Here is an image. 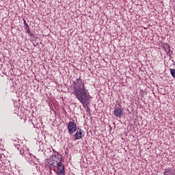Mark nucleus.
Wrapping results in <instances>:
<instances>
[{"instance_id":"obj_15","label":"nucleus","mask_w":175,"mask_h":175,"mask_svg":"<svg viewBox=\"0 0 175 175\" xmlns=\"http://www.w3.org/2000/svg\"><path fill=\"white\" fill-rule=\"evenodd\" d=\"M29 157H31V155H32V154H29Z\"/></svg>"},{"instance_id":"obj_5","label":"nucleus","mask_w":175,"mask_h":175,"mask_svg":"<svg viewBox=\"0 0 175 175\" xmlns=\"http://www.w3.org/2000/svg\"><path fill=\"white\" fill-rule=\"evenodd\" d=\"M113 115L117 118H121L122 117V109L121 108L116 107L113 111Z\"/></svg>"},{"instance_id":"obj_8","label":"nucleus","mask_w":175,"mask_h":175,"mask_svg":"<svg viewBox=\"0 0 175 175\" xmlns=\"http://www.w3.org/2000/svg\"><path fill=\"white\" fill-rule=\"evenodd\" d=\"M16 152H19L21 155H24V149L21 146H17L16 148Z\"/></svg>"},{"instance_id":"obj_4","label":"nucleus","mask_w":175,"mask_h":175,"mask_svg":"<svg viewBox=\"0 0 175 175\" xmlns=\"http://www.w3.org/2000/svg\"><path fill=\"white\" fill-rule=\"evenodd\" d=\"M84 137V131L80 128H77V131L75 134V137L76 140H80L81 137Z\"/></svg>"},{"instance_id":"obj_16","label":"nucleus","mask_w":175,"mask_h":175,"mask_svg":"<svg viewBox=\"0 0 175 175\" xmlns=\"http://www.w3.org/2000/svg\"><path fill=\"white\" fill-rule=\"evenodd\" d=\"M29 161H31V159H29Z\"/></svg>"},{"instance_id":"obj_12","label":"nucleus","mask_w":175,"mask_h":175,"mask_svg":"<svg viewBox=\"0 0 175 175\" xmlns=\"http://www.w3.org/2000/svg\"><path fill=\"white\" fill-rule=\"evenodd\" d=\"M174 66H175V62H174V64H173Z\"/></svg>"},{"instance_id":"obj_7","label":"nucleus","mask_w":175,"mask_h":175,"mask_svg":"<svg viewBox=\"0 0 175 175\" xmlns=\"http://www.w3.org/2000/svg\"><path fill=\"white\" fill-rule=\"evenodd\" d=\"M23 23H24V25L25 27L26 33H28V35H29V36H32V33H31L29 25H28V23H27V21H25V20H24V19H23Z\"/></svg>"},{"instance_id":"obj_6","label":"nucleus","mask_w":175,"mask_h":175,"mask_svg":"<svg viewBox=\"0 0 175 175\" xmlns=\"http://www.w3.org/2000/svg\"><path fill=\"white\" fill-rule=\"evenodd\" d=\"M164 175H175V170L172 168H167L163 172Z\"/></svg>"},{"instance_id":"obj_3","label":"nucleus","mask_w":175,"mask_h":175,"mask_svg":"<svg viewBox=\"0 0 175 175\" xmlns=\"http://www.w3.org/2000/svg\"><path fill=\"white\" fill-rule=\"evenodd\" d=\"M67 129L68 131L70 136H72V135H73V133H75V132L77 131V126L76 125V123H75V122H69Z\"/></svg>"},{"instance_id":"obj_2","label":"nucleus","mask_w":175,"mask_h":175,"mask_svg":"<svg viewBox=\"0 0 175 175\" xmlns=\"http://www.w3.org/2000/svg\"><path fill=\"white\" fill-rule=\"evenodd\" d=\"M45 165L49 169L57 167L56 174L65 175V165L62 163V156L59 154H55L50 157L49 159H45Z\"/></svg>"},{"instance_id":"obj_10","label":"nucleus","mask_w":175,"mask_h":175,"mask_svg":"<svg viewBox=\"0 0 175 175\" xmlns=\"http://www.w3.org/2000/svg\"><path fill=\"white\" fill-rule=\"evenodd\" d=\"M170 74L172 76V77H174V79H175V69H170Z\"/></svg>"},{"instance_id":"obj_1","label":"nucleus","mask_w":175,"mask_h":175,"mask_svg":"<svg viewBox=\"0 0 175 175\" xmlns=\"http://www.w3.org/2000/svg\"><path fill=\"white\" fill-rule=\"evenodd\" d=\"M73 95L83 106H88L90 104V93L88 90L85 88V84L83 79L79 77L73 81Z\"/></svg>"},{"instance_id":"obj_13","label":"nucleus","mask_w":175,"mask_h":175,"mask_svg":"<svg viewBox=\"0 0 175 175\" xmlns=\"http://www.w3.org/2000/svg\"><path fill=\"white\" fill-rule=\"evenodd\" d=\"M25 157L26 158V159H27V158H28V156H25Z\"/></svg>"},{"instance_id":"obj_9","label":"nucleus","mask_w":175,"mask_h":175,"mask_svg":"<svg viewBox=\"0 0 175 175\" xmlns=\"http://www.w3.org/2000/svg\"><path fill=\"white\" fill-rule=\"evenodd\" d=\"M163 50H164V51H165V53H167V51H170V45L165 44L163 46Z\"/></svg>"},{"instance_id":"obj_11","label":"nucleus","mask_w":175,"mask_h":175,"mask_svg":"<svg viewBox=\"0 0 175 175\" xmlns=\"http://www.w3.org/2000/svg\"><path fill=\"white\" fill-rule=\"evenodd\" d=\"M167 53V54H168V55H170V51H168V52H166Z\"/></svg>"},{"instance_id":"obj_14","label":"nucleus","mask_w":175,"mask_h":175,"mask_svg":"<svg viewBox=\"0 0 175 175\" xmlns=\"http://www.w3.org/2000/svg\"><path fill=\"white\" fill-rule=\"evenodd\" d=\"M88 110H90V108H88Z\"/></svg>"}]
</instances>
